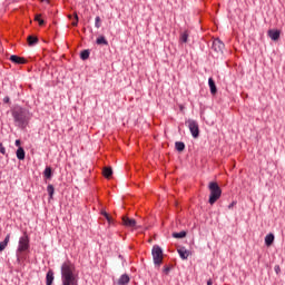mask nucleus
I'll return each mask as SVG.
<instances>
[{"label": "nucleus", "instance_id": "f257e3e1", "mask_svg": "<svg viewBox=\"0 0 285 285\" xmlns=\"http://www.w3.org/2000/svg\"><path fill=\"white\" fill-rule=\"evenodd\" d=\"M61 282L62 285H79L77 267L70 261L61 265Z\"/></svg>", "mask_w": 285, "mask_h": 285}, {"label": "nucleus", "instance_id": "f03ea898", "mask_svg": "<svg viewBox=\"0 0 285 285\" xmlns=\"http://www.w3.org/2000/svg\"><path fill=\"white\" fill-rule=\"evenodd\" d=\"M12 117L19 128H26V126H28V121H30L32 117V114H30V110L27 108L17 106L12 110Z\"/></svg>", "mask_w": 285, "mask_h": 285}, {"label": "nucleus", "instance_id": "7ed1b4c3", "mask_svg": "<svg viewBox=\"0 0 285 285\" xmlns=\"http://www.w3.org/2000/svg\"><path fill=\"white\" fill-rule=\"evenodd\" d=\"M209 190V204L213 206L222 197V187L215 181H210L208 185Z\"/></svg>", "mask_w": 285, "mask_h": 285}, {"label": "nucleus", "instance_id": "20e7f679", "mask_svg": "<svg viewBox=\"0 0 285 285\" xmlns=\"http://www.w3.org/2000/svg\"><path fill=\"white\" fill-rule=\"evenodd\" d=\"M30 249V238L28 234L24 233L22 237L19 239V245L17 249V262H21V253H26V250Z\"/></svg>", "mask_w": 285, "mask_h": 285}, {"label": "nucleus", "instance_id": "39448f33", "mask_svg": "<svg viewBox=\"0 0 285 285\" xmlns=\"http://www.w3.org/2000/svg\"><path fill=\"white\" fill-rule=\"evenodd\" d=\"M151 255H153L154 264L156 266H161L164 262V250L161 249V247H159V245H154L151 249Z\"/></svg>", "mask_w": 285, "mask_h": 285}, {"label": "nucleus", "instance_id": "423d86ee", "mask_svg": "<svg viewBox=\"0 0 285 285\" xmlns=\"http://www.w3.org/2000/svg\"><path fill=\"white\" fill-rule=\"evenodd\" d=\"M185 126L189 128L194 139H197L199 137V124L196 120L188 119L185 121Z\"/></svg>", "mask_w": 285, "mask_h": 285}, {"label": "nucleus", "instance_id": "0eeeda50", "mask_svg": "<svg viewBox=\"0 0 285 285\" xmlns=\"http://www.w3.org/2000/svg\"><path fill=\"white\" fill-rule=\"evenodd\" d=\"M224 48H226V46L223 43V41L219 38H216L213 41L212 50H214V52H216V55H223Z\"/></svg>", "mask_w": 285, "mask_h": 285}, {"label": "nucleus", "instance_id": "6e6552de", "mask_svg": "<svg viewBox=\"0 0 285 285\" xmlns=\"http://www.w3.org/2000/svg\"><path fill=\"white\" fill-rule=\"evenodd\" d=\"M281 35H282V31H279L277 29H269L267 31V37H269V39H272V41H279Z\"/></svg>", "mask_w": 285, "mask_h": 285}, {"label": "nucleus", "instance_id": "1a4fd4ad", "mask_svg": "<svg viewBox=\"0 0 285 285\" xmlns=\"http://www.w3.org/2000/svg\"><path fill=\"white\" fill-rule=\"evenodd\" d=\"M122 224L127 228H135V226H137V220H135V218H129L128 216H124Z\"/></svg>", "mask_w": 285, "mask_h": 285}, {"label": "nucleus", "instance_id": "9d476101", "mask_svg": "<svg viewBox=\"0 0 285 285\" xmlns=\"http://www.w3.org/2000/svg\"><path fill=\"white\" fill-rule=\"evenodd\" d=\"M178 255L183 259H188V257H190V250L186 249V247H180L178 248Z\"/></svg>", "mask_w": 285, "mask_h": 285}, {"label": "nucleus", "instance_id": "9b49d317", "mask_svg": "<svg viewBox=\"0 0 285 285\" xmlns=\"http://www.w3.org/2000/svg\"><path fill=\"white\" fill-rule=\"evenodd\" d=\"M9 59H10V61H12V63H18V65L26 63V58H21V57L17 56V55L10 56Z\"/></svg>", "mask_w": 285, "mask_h": 285}, {"label": "nucleus", "instance_id": "f8f14e48", "mask_svg": "<svg viewBox=\"0 0 285 285\" xmlns=\"http://www.w3.org/2000/svg\"><path fill=\"white\" fill-rule=\"evenodd\" d=\"M53 282H55V272H52V269H49L46 276V284L52 285Z\"/></svg>", "mask_w": 285, "mask_h": 285}, {"label": "nucleus", "instance_id": "ddd939ff", "mask_svg": "<svg viewBox=\"0 0 285 285\" xmlns=\"http://www.w3.org/2000/svg\"><path fill=\"white\" fill-rule=\"evenodd\" d=\"M16 155L20 161H23V159H26V150L23 149V147H19L16 151Z\"/></svg>", "mask_w": 285, "mask_h": 285}, {"label": "nucleus", "instance_id": "4468645a", "mask_svg": "<svg viewBox=\"0 0 285 285\" xmlns=\"http://www.w3.org/2000/svg\"><path fill=\"white\" fill-rule=\"evenodd\" d=\"M129 282H130V276H128V274H124L119 277L118 285H126V284H129Z\"/></svg>", "mask_w": 285, "mask_h": 285}, {"label": "nucleus", "instance_id": "2eb2a0df", "mask_svg": "<svg viewBox=\"0 0 285 285\" xmlns=\"http://www.w3.org/2000/svg\"><path fill=\"white\" fill-rule=\"evenodd\" d=\"M10 243V234H8L3 242H0V253H3L6 250V247Z\"/></svg>", "mask_w": 285, "mask_h": 285}, {"label": "nucleus", "instance_id": "dca6fc26", "mask_svg": "<svg viewBox=\"0 0 285 285\" xmlns=\"http://www.w3.org/2000/svg\"><path fill=\"white\" fill-rule=\"evenodd\" d=\"M102 175L106 179H110L112 177V167H104Z\"/></svg>", "mask_w": 285, "mask_h": 285}, {"label": "nucleus", "instance_id": "f3484780", "mask_svg": "<svg viewBox=\"0 0 285 285\" xmlns=\"http://www.w3.org/2000/svg\"><path fill=\"white\" fill-rule=\"evenodd\" d=\"M208 83L212 95H217V86L215 85V80H213V78H209Z\"/></svg>", "mask_w": 285, "mask_h": 285}, {"label": "nucleus", "instance_id": "a211bd4d", "mask_svg": "<svg viewBox=\"0 0 285 285\" xmlns=\"http://www.w3.org/2000/svg\"><path fill=\"white\" fill-rule=\"evenodd\" d=\"M175 148L178 153H184V150H186V145L183 141H176Z\"/></svg>", "mask_w": 285, "mask_h": 285}, {"label": "nucleus", "instance_id": "6ab92c4d", "mask_svg": "<svg viewBox=\"0 0 285 285\" xmlns=\"http://www.w3.org/2000/svg\"><path fill=\"white\" fill-rule=\"evenodd\" d=\"M273 242H275V235L268 234L265 237V244L266 246H273Z\"/></svg>", "mask_w": 285, "mask_h": 285}, {"label": "nucleus", "instance_id": "aec40b11", "mask_svg": "<svg viewBox=\"0 0 285 285\" xmlns=\"http://www.w3.org/2000/svg\"><path fill=\"white\" fill-rule=\"evenodd\" d=\"M27 41H28V46H36V43H39V38L33 37V36H29L27 38Z\"/></svg>", "mask_w": 285, "mask_h": 285}, {"label": "nucleus", "instance_id": "412c9836", "mask_svg": "<svg viewBox=\"0 0 285 285\" xmlns=\"http://www.w3.org/2000/svg\"><path fill=\"white\" fill-rule=\"evenodd\" d=\"M97 46H108V40H106V37L100 36L96 39Z\"/></svg>", "mask_w": 285, "mask_h": 285}, {"label": "nucleus", "instance_id": "4be33fe9", "mask_svg": "<svg viewBox=\"0 0 285 285\" xmlns=\"http://www.w3.org/2000/svg\"><path fill=\"white\" fill-rule=\"evenodd\" d=\"M80 59H82V61L90 59V50L88 49L82 50L80 52Z\"/></svg>", "mask_w": 285, "mask_h": 285}, {"label": "nucleus", "instance_id": "5701e85b", "mask_svg": "<svg viewBox=\"0 0 285 285\" xmlns=\"http://www.w3.org/2000/svg\"><path fill=\"white\" fill-rule=\"evenodd\" d=\"M171 237H174L175 239H184V237H186V232H179V233H173Z\"/></svg>", "mask_w": 285, "mask_h": 285}, {"label": "nucleus", "instance_id": "b1692460", "mask_svg": "<svg viewBox=\"0 0 285 285\" xmlns=\"http://www.w3.org/2000/svg\"><path fill=\"white\" fill-rule=\"evenodd\" d=\"M43 175H45L46 179H51V177H52V168L46 167V169L43 171Z\"/></svg>", "mask_w": 285, "mask_h": 285}, {"label": "nucleus", "instance_id": "393cba45", "mask_svg": "<svg viewBox=\"0 0 285 285\" xmlns=\"http://www.w3.org/2000/svg\"><path fill=\"white\" fill-rule=\"evenodd\" d=\"M47 191H48L49 198L52 199V197L55 196V186L48 185Z\"/></svg>", "mask_w": 285, "mask_h": 285}, {"label": "nucleus", "instance_id": "a878e982", "mask_svg": "<svg viewBox=\"0 0 285 285\" xmlns=\"http://www.w3.org/2000/svg\"><path fill=\"white\" fill-rule=\"evenodd\" d=\"M35 21H38L39 26H45L46 21L41 19V14H36Z\"/></svg>", "mask_w": 285, "mask_h": 285}, {"label": "nucleus", "instance_id": "bb28decb", "mask_svg": "<svg viewBox=\"0 0 285 285\" xmlns=\"http://www.w3.org/2000/svg\"><path fill=\"white\" fill-rule=\"evenodd\" d=\"M180 40L183 41V43H187L188 42V32L187 31L181 33Z\"/></svg>", "mask_w": 285, "mask_h": 285}, {"label": "nucleus", "instance_id": "cd10ccee", "mask_svg": "<svg viewBox=\"0 0 285 285\" xmlns=\"http://www.w3.org/2000/svg\"><path fill=\"white\" fill-rule=\"evenodd\" d=\"M101 215H102V217H105V218L107 219V222H109V224H110V222H112V218L110 217V215L108 214V212L102 210V212H101Z\"/></svg>", "mask_w": 285, "mask_h": 285}, {"label": "nucleus", "instance_id": "c85d7f7f", "mask_svg": "<svg viewBox=\"0 0 285 285\" xmlns=\"http://www.w3.org/2000/svg\"><path fill=\"white\" fill-rule=\"evenodd\" d=\"M75 21L71 23V26L77 27L79 26V16L77 13L73 14Z\"/></svg>", "mask_w": 285, "mask_h": 285}, {"label": "nucleus", "instance_id": "c756f323", "mask_svg": "<svg viewBox=\"0 0 285 285\" xmlns=\"http://www.w3.org/2000/svg\"><path fill=\"white\" fill-rule=\"evenodd\" d=\"M95 26L96 28H101V18L99 16L96 17Z\"/></svg>", "mask_w": 285, "mask_h": 285}, {"label": "nucleus", "instance_id": "7c9ffc66", "mask_svg": "<svg viewBox=\"0 0 285 285\" xmlns=\"http://www.w3.org/2000/svg\"><path fill=\"white\" fill-rule=\"evenodd\" d=\"M0 153L1 155H6V147H3V142H0Z\"/></svg>", "mask_w": 285, "mask_h": 285}, {"label": "nucleus", "instance_id": "2f4dec72", "mask_svg": "<svg viewBox=\"0 0 285 285\" xmlns=\"http://www.w3.org/2000/svg\"><path fill=\"white\" fill-rule=\"evenodd\" d=\"M274 271H275V273H276L277 275H279V271H282V268L279 267V265H276V266L274 267Z\"/></svg>", "mask_w": 285, "mask_h": 285}, {"label": "nucleus", "instance_id": "473e14b6", "mask_svg": "<svg viewBox=\"0 0 285 285\" xmlns=\"http://www.w3.org/2000/svg\"><path fill=\"white\" fill-rule=\"evenodd\" d=\"M3 104H10V97H8V96L4 97V98H3Z\"/></svg>", "mask_w": 285, "mask_h": 285}, {"label": "nucleus", "instance_id": "72a5a7b5", "mask_svg": "<svg viewBox=\"0 0 285 285\" xmlns=\"http://www.w3.org/2000/svg\"><path fill=\"white\" fill-rule=\"evenodd\" d=\"M164 273L166 274L170 273V267H165Z\"/></svg>", "mask_w": 285, "mask_h": 285}, {"label": "nucleus", "instance_id": "f704fd0d", "mask_svg": "<svg viewBox=\"0 0 285 285\" xmlns=\"http://www.w3.org/2000/svg\"><path fill=\"white\" fill-rule=\"evenodd\" d=\"M16 146H21V140H16Z\"/></svg>", "mask_w": 285, "mask_h": 285}, {"label": "nucleus", "instance_id": "c9c22d12", "mask_svg": "<svg viewBox=\"0 0 285 285\" xmlns=\"http://www.w3.org/2000/svg\"><path fill=\"white\" fill-rule=\"evenodd\" d=\"M207 285H213V279H208Z\"/></svg>", "mask_w": 285, "mask_h": 285}, {"label": "nucleus", "instance_id": "e433bc0d", "mask_svg": "<svg viewBox=\"0 0 285 285\" xmlns=\"http://www.w3.org/2000/svg\"><path fill=\"white\" fill-rule=\"evenodd\" d=\"M233 206H235V202H233L232 204H229L228 208H233Z\"/></svg>", "mask_w": 285, "mask_h": 285}, {"label": "nucleus", "instance_id": "4c0bfd02", "mask_svg": "<svg viewBox=\"0 0 285 285\" xmlns=\"http://www.w3.org/2000/svg\"><path fill=\"white\" fill-rule=\"evenodd\" d=\"M41 2L47 1V3H50L48 0H40Z\"/></svg>", "mask_w": 285, "mask_h": 285}, {"label": "nucleus", "instance_id": "58836bf2", "mask_svg": "<svg viewBox=\"0 0 285 285\" xmlns=\"http://www.w3.org/2000/svg\"><path fill=\"white\" fill-rule=\"evenodd\" d=\"M69 17V19H72V16H68Z\"/></svg>", "mask_w": 285, "mask_h": 285}]
</instances>
